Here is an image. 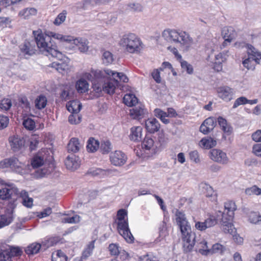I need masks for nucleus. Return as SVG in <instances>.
Returning <instances> with one entry per match:
<instances>
[{"label":"nucleus","mask_w":261,"mask_h":261,"mask_svg":"<svg viewBox=\"0 0 261 261\" xmlns=\"http://www.w3.org/2000/svg\"><path fill=\"white\" fill-rule=\"evenodd\" d=\"M175 216L176 224L180 229L183 240V249L186 252L191 251L194 245L196 250L202 255H208L214 253H223L225 247L219 243L214 244L211 248L207 246V242L200 236H196L192 233L191 226L188 221L185 214L176 209Z\"/></svg>","instance_id":"nucleus-1"},{"label":"nucleus","mask_w":261,"mask_h":261,"mask_svg":"<svg viewBox=\"0 0 261 261\" xmlns=\"http://www.w3.org/2000/svg\"><path fill=\"white\" fill-rule=\"evenodd\" d=\"M35 38V41L38 49L42 54L48 56L57 58L60 60L63 59V55L60 51L56 49V46L51 40L49 35H48V32L43 33L39 29L33 32Z\"/></svg>","instance_id":"nucleus-2"},{"label":"nucleus","mask_w":261,"mask_h":261,"mask_svg":"<svg viewBox=\"0 0 261 261\" xmlns=\"http://www.w3.org/2000/svg\"><path fill=\"white\" fill-rule=\"evenodd\" d=\"M162 36L167 41L179 43L184 50L188 51L193 43V40L185 31L167 29L163 31Z\"/></svg>","instance_id":"nucleus-3"},{"label":"nucleus","mask_w":261,"mask_h":261,"mask_svg":"<svg viewBox=\"0 0 261 261\" xmlns=\"http://www.w3.org/2000/svg\"><path fill=\"white\" fill-rule=\"evenodd\" d=\"M112 72L115 75L105 74V77L101 79L99 82L101 86V91L102 90L110 95L115 92V90L118 85L119 81L127 83L128 81V79L124 73L113 70Z\"/></svg>","instance_id":"nucleus-4"},{"label":"nucleus","mask_w":261,"mask_h":261,"mask_svg":"<svg viewBox=\"0 0 261 261\" xmlns=\"http://www.w3.org/2000/svg\"><path fill=\"white\" fill-rule=\"evenodd\" d=\"M119 43L126 51L131 54L139 53L143 48L141 39L134 33L123 35Z\"/></svg>","instance_id":"nucleus-5"},{"label":"nucleus","mask_w":261,"mask_h":261,"mask_svg":"<svg viewBox=\"0 0 261 261\" xmlns=\"http://www.w3.org/2000/svg\"><path fill=\"white\" fill-rule=\"evenodd\" d=\"M19 189L13 184H7L0 189V199L7 201V207L15 209L17 205Z\"/></svg>","instance_id":"nucleus-6"},{"label":"nucleus","mask_w":261,"mask_h":261,"mask_svg":"<svg viewBox=\"0 0 261 261\" xmlns=\"http://www.w3.org/2000/svg\"><path fill=\"white\" fill-rule=\"evenodd\" d=\"M115 75L111 69H106L103 71L100 70H91L90 72H86L84 74V77L92 83L93 88L96 92L101 91V86L99 84L101 79L105 77V74Z\"/></svg>","instance_id":"nucleus-7"},{"label":"nucleus","mask_w":261,"mask_h":261,"mask_svg":"<svg viewBox=\"0 0 261 261\" xmlns=\"http://www.w3.org/2000/svg\"><path fill=\"white\" fill-rule=\"evenodd\" d=\"M225 213H222L220 211L217 212V217H221L222 228L224 232L233 234L236 232V229L231 223L232 220H228V218H225Z\"/></svg>","instance_id":"nucleus-8"},{"label":"nucleus","mask_w":261,"mask_h":261,"mask_svg":"<svg viewBox=\"0 0 261 261\" xmlns=\"http://www.w3.org/2000/svg\"><path fill=\"white\" fill-rule=\"evenodd\" d=\"M117 223V229L119 234L123 237L127 243H133L134 240V238L128 227V221Z\"/></svg>","instance_id":"nucleus-9"},{"label":"nucleus","mask_w":261,"mask_h":261,"mask_svg":"<svg viewBox=\"0 0 261 261\" xmlns=\"http://www.w3.org/2000/svg\"><path fill=\"white\" fill-rule=\"evenodd\" d=\"M48 152L47 148H44L34 155L31 160V165L33 168H38L44 165Z\"/></svg>","instance_id":"nucleus-10"},{"label":"nucleus","mask_w":261,"mask_h":261,"mask_svg":"<svg viewBox=\"0 0 261 261\" xmlns=\"http://www.w3.org/2000/svg\"><path fill=\"white\" fill-rule=\"evenodd\" d=\"M217 94L220 98L228 102L233 99L234 90L228 86H221L217 89Z\"/></svg>","instance_id":"nucleus-11"},{"label":"nucleus","mask_w":261,"mask_h":261,"mask_svg":"<svg viewBox=\"0 0 261 261\" xmlns=\"http://www.w3.org/2000/svg\"><path fill=\"white\" fill-rule=\"evenodd\" d=\"M210 157L214 161L223 164H227L228 161L226 153L219 149H212L210 152Z\"/></svg>","instance_id":"nucleus-12"},{"label":"nucleus","mask_w":261,"mask_h":261,"mask_svg":"<svg viewBox=\"0 0 261 261\" xmlns=\"http://www.w3.org/2000/svg\"><path fill=\"white\" fill-rule=\"evenodd\" d=\"M127 160L126 155L120 150H116L111 153L110 161L111 163L116 166L123 165Z\"/></svg>","instance_id":"nucleus-13"},{"label":"nucleus","mask_w":261,"mask_h":261,"mask_svg":"<svg viewBox=\"0 0 261 261\" xmlns=\"http://www.w3.org/2000/svg\"><path fill=\"white\" fill-rule=\"evenodd\" d=\"M65 165L68 170L74 171L77 170L81 165L80 158L74 154H71L66 157L65 160Z\"/></svg>","instance_id":"nucleus-14"},{"label":"nucleus","mask_w":261,"mask_h":261,"mask_svg":"<svg viewBox=\"0 0 261 261\" xmlns=\"http://www.w3.org/2000/svg\"><path fill=\"white\" fill-rule=\"evenodd\" d=\"M58 59L60 62H54L49 66L55 68L59 72L64 74L69 69V59L64 55L62 59Z\"/></svg>","instance_id":"nucleus-15"},{"label":"nucleus","mask_w":261,"mask_h":261,"mask_svg":"<svg viewBox=\"0 0 261 261\" xmlns=\"http://www.w3.org/2000/svg\"><path fill=\"white\" fill-rule=\"evenodd\" d=\"M1 167L3 168L10 167L16 172H19L21 170V163L18 162L16 158L6 159L0 163Z\"/></svg>","instance_id":"nucleus-16"},{"label":"nucleus","mask_w":261,"mask_h":261,"mask_svg":"<svg viewBox=\"0 0 261 261\" xmlns=\"http://www.w3.org/2000/svg\"><path fill=\"white\" fill-rule=\"evenodd\" d=\"M222 35L224 39L223 46L225 47L237 37V32L231 27H224L222 30Z\"/></svg>","instance_id":"nucleus-17"},{"label":"nucleus","mask_w":261,"mask_h":261,"mask_svg":"<svg viewBox=\"0 0 261 261\" xmlns=\"http://www.w3.org/2000/svg\"><path fill=\"white\" fill-rule=\"evenodd\" d=\"M216 120L214 117L206 119L200 127V131L203 134H207L213 130L216 125Z\"/></svg>","instance_id":"nucleus-18"},{"label":"nucleus","mask_w":261,"mask_h":261,"mask_svg":"<svg viewBox=\"0 0 261 261\" xmlns=\"http://www.w3.org/2000/svg\"><path fill=\"white\" fill-rule=\"evenodd\" d=\"M145 128L148 132L153 134L159 130L160 124L155 118H149L145 121Z\"/></svg>","instance_id":"nucleus-19"},{"label":"nucleus","mask_w":261,"mask_h":261,"mask_svg":"<svg viewBox=\"0 0 261 261\" xmlns=\"http://www.w3.org/2000/svg\"><path fill=\"white\" fill-rule=\"evenodd\" d=\"M14 210L7 207L6 213L0 216V228L8 225L12 221Z\"/></svg>","instance_id":"nucleus-20"},{"label":"nucleus","mask_w":261,"mask_h":261,"mask_svg":"<svg viewBox=\"0 0 261 261\" xmlns=\"http://www.w3.org/2000/svg\"><path fill=\"white\" fill-rule=\"evenodd\" d=\"M146 113L144 107L141 105L135 106L129 110V114L133 119H140L143 117Z\"/></svg>","instance_id":"nucleus-21"},{"label":"nucleus","mask_w":261,"mask_h":261,"mask_svg":"<svg viewBox=\"0 0 261 261\" xmlns=\"http://www.w3.org/2000/svg\"><path fill=\"white\" fill-rule=\"evenodd\" d=\"M134 151L138 157L143 159H148L155 153L154 148H137Z\"/></svg>","instance_id":"nucleus-22"},{"label":"nucleus","mask_w":261,"mask_h":261,"mask_svg":"<svg viewBox=\"0 0 261 261\" xmlns=\"http://www.w3.org/2000/svg\"><path fill=\"white\" fill-rule=\"evenodd\" d=\"M237 210V206L235 203L229 201L225 203L224 211L225 213V218H228V220H232L234 217V212Z\"/></svg>","instance_id":"nucleus-23"},{"label":"nucleus","mask_w":261,"mask_h":261,"mask_svg":"<svg viewBox=\"0 0 261 261\" xmlns=\"http://www.w3.org/2000/svg\"><path fill=\"white\" fill-rule=\"evenodd\" d=\"M35 44V41H26L21 48V50L27 55H33L35 54L38 49L37 46H36Z\"/></svg>","instance_id":"nucleus-24"},{"label":"nucleus","mask_w":261,"mask_h":261,"mask_svg":"<svg viewBox=\"0 0 261 261\" xmlns=\"http://www.w3.org/2000/svg\"><path fill=\"white\" fill-rule=\"evenodd\" d=\"M71 42L72 44L76 45L79 50L82 53H85L88 50V41L85 39L81 38L74 39L73 38V40H71Z\"/></svg>","instance_id":"nucleus-25"},{"label":"nucleus","mask_w":261,"mask_h":261,"mask_svg":"<svg viewBox=\"0 0 261 261\" xmlns=\"http://www.w3.org/2000/svg\"><path fill=\"white\" fill-rule=\"evenodd\" d=\"M18 197L22 199V204L28 208H31L33 205V199L29 197V194L25 190H19Z\"/></svg>","instance_id":"nucleus-26"},{"label":"nucleus","mask_w":261,"mask_h":261,"mask_svg":"<svg viewBox=\"0 0 261 261\" xmlns=\"http://www.w3.org/2000/svg\"><path fill=\"white\" fill-rule=\"evenodd\" d=\"M48 35H49L51 39L54 38L59 40L60 42H69L71 43V40H73V37L70 36L63 35L59 33L48 31ZM52 40V39H51Z\"/></svg>","instance_id":"nucleus-27"},{"label":"nucleus","mask_w":261,"mask_h":261,"mask_svg":"<svg viewBox=\"0 0 261 261\" xmlns=\"http://www.w3.org/2000/svg\"><path fill=\"white\" fill-rule=\"evenodd\" d=\"M126 11L133 12H140L143 11V7L139 3L131 2L126 4L124 6Z\"/></svg>","instance_id":"nucleus-28"},{"label":"nucleus","mask_w":261,"mask_h":261,"mask_svg":"<svg viewBox=\"0 0 261 261\" xmlns=\"http://www.w3.org/2000/svg\"><path fill=\"white\" fill-rule=\"evenodd\" d=\"M82 103L77 100H73L66 105L68 111L72 113L77 114L82 108Z\"/></svg>","instance_id":"nucleus-29"},{"label":"nucleus","mask_w":261,"mask_h":261,"mask_svg":"<svg viewBox=\"0 0 261 261\" xmlns=\"http://www.w3.org/2000/svg\"><path fill=\"white\" fill-rule=\"evenodd\" d=\"M75 87L79 93H85L88 91L89 84L85 79H80L76 82Z\"/></svg>","instance_id":"nucleus-30"},{"label":"nucleus","mask_w":261,"mask_h":261,"mask_svg":"<svg viewBox=\"0 0 261 261\" xmlns=\"http://www.w3.org/2000/svg\"><path fill=\"white\" fill-rule=\"evenodd\" d=\"M248 221L253 224H260L261 223V214L258 212L252 211L248 215Z\"/></svg>","instance_id":"nucleus-31"},{"label":"nucleus","mask_w":261,"mask_h":261,"mask_svg":"<svg viewBox=\"0 0 261 261\" xmlns=\"http://www.w3.org/2000/svg\"><path fill=\"white\" fill-rule=\"evenodd\" d=\"M37 14V10L34 8H27L19 12V16L23 19H29Z\"/></svg>","instance_id":"nucleus-32"},{"label":"nucleus","mask_w":261,"mask_h":261,"mask_svg":"<svg viewBox=\"0 0 261 261\" xmlns=\"http://www.w3.org/2000/svg\"><path fill=\"white\" fill-rule=\"evenodd\" d=\"M142 127L141 126H134L131 128L130 139L139 141L141 138Z\"/></svg>","instance_id":"nucleus-33"},{"label":"nucleus","mask_w":261,"mask_h":261,"mask_svg":"<svg viewBox=\"0 0 261 261\" xmlns=\"http://www.w3.org/2000/svg\"><path fill=\"white\" fill-rule=\"evenodd\" d=\"M95 240H93L89 242V243L87 245V247L84 249L83 252L81 259H86L88 257H89L92 253L93 250L94 248V243Z\"/></svg>","instance_id":"nucleus-34"},{"label":"nucleus","mask_w":261,"mask_h":261,"mask_svg":"<svg viewBox=\"0 0 261 261\" xmlns=\"http://www.w3.org/2000/svg\"><path fill=\"white\" fill-rule=\"evenodd\" d=\"M123 99L124 103L128 107H133L138 102L137 98L133 94H125Z\"/></svg>","instance_id":"nucleus-35"},{"label":"nucleus","mask_w":261,"mask_h":261,"mask_svg":"<svg viewBox=\"0 0 261 261\" xmlns=\"http://www.w3.org/2000/svg\"><path fill=\"white\" fill-rule=\"evenodd\" d=\"M47 103V99L44 95H40L38 96L35 100V107L41 110L44 108Z\"/></svg>","instance_id":"nucleus-36"},{"label":"nucleus","mask_w":261,"mask_h":261,"mask_svg":"<svg viewBox=\"0 0 261 261\" xmlns=\"http://www.w3.org/2000/svg\"><path fill=\"white\" fill-rule=\"evenodd\" d=\"M154 115L155 116L160 119L163 123L165 124H168L169 123V120L166 118L168 116L166 112L160 109H155L154 110Z\"/></svg>","instance_id":"nucleus-37"},{"label":"nucleus","mask_w":261,"mask_h":261,"mask_svg":"<svg viewBox=\"0 0 261 261\" xmlns=\"http://www.w3.org/2000/svg\"><path fill=\"white\" fill-rule=\"evenodd\" d=\"M216 145V141L208 137L203 138L199 142V145L203 147H215Z\"/></svg>","instance_id":"nucleus-38"},{"label":"nucleus","mask_w":261,"mask_h":261,"mask_svg":"<svg viewBox=\"0 0 261 261\" xmlns=\"http://www.w3.org/2000/svg\"><path fill=\"white\" fill-rule=\"evenodd\" d=\"M243 66L248 70H253L255 68V61L254 58L248 56L242 62Z\"/></svg>","instance_id":"nucleus-39"},{"label":"nucleus","mask_w":261,"mask_h":261,"mask_svg":"<svg viewBox=\"0 0 261 261\" xmlns=\"http://www.w3.org/2000/svg\"><path fill=\"white\" fill-rule=\"evenodd\" d=\"M10 258L9 245L2 246L0 250V261H6Z\"/></svg>","instance_id":"nucleus-40"},{"label":"nucleus","mask_w":261,"mask_h":261,"mask_svg":"<svg viewBox=\"0 0 261 261\" xmlns=\"http://www.w3.org/2000/svg\"><path fill=\"white\" fill-rule=\"evenodd\" d=\"M218 219L221 220V217H217V212H216V216L210 215L209 217L204 220L207 228H211L216 225Z\"/></svg>","instance_id":"nucleus-41"},{"label":"nucleus","mask_w":261,"mask_h":261,"mask_svg":"<svg viewBox=\"0 0 261 261\" xmlns=\"http://www.w3.org/2000/svg\"><path fill=\"white\" fill-rule=\"evenodd\" d=\"M218 122L219 125L224 133L230 134L231 132L232 128L227 124L226 120L221 117L218 118Z\"/></svg>","instance_id":"nucleus-42"},{"label":"nucleus","mask_w":261,"mask_h":261,"mask_svg":"<svg viewBox=\"0 0 261 261\" xmlns=\"http://www.w3.org/2000/svg\"><path fill=\"white\" fill-rule=\"evenodd\" d=\"M9 141L11 147H21L24 143L23 140L18 138L17 136L10 137Z\"/></svg>","instance_id":"nucleus-43"},{"label":"nucleus","mask_w":261,"mask_h":261,"mask_svg":"<svg viewBox=\"0 0 261 261\" xmlns=\"http://www.w3.org/2000/svg\"><path fill=\"white\" fill-rule=\"evenodd\" d=\"M100 17H102L103 21L108 24H113L117 20V17L112 14L102 13Z\"/></svg>","instance_id":"nucleus-44"},{"label":"nucleus","mask_w":261,"mask_h":261,"mask_svg":"<svg viewBox=\"0 0 261 261\" xmlns=\"http://www.w3.org/2000/svg\"><path fill=\"white\" fill-rule=\"evenodd\" d=\"M41 247V245L38 243H33L28 246L25 250V252L28 254H34L37 253Z\"/></svg>","instance_id":"nucleus-45"},{"label":"nucleus","mask_w":261,"mask_h":261,"mask_svg":"<svg viewBox=\"0 0 261 261\" xmlns=\"http://www.w3.org/2000/svg\"><path fill=\"white\" fill-rule=\"evenodd\" d=\"M247 53L248 56L253 58L254 59L258 56L259 54L260 53L258 50L255 48L251 44H248L247 46Z\"/></svg>","instance_id":"nucleus-46"},{"label":"nucleus","mask_w":261,"mask_h":261,"mask_svg":"<svg viewBox=\"0 0 261 261\" xmlns=\"http://www.w3.org/2000/svg\"><path fill=\"white\" fill-rule=\"evenodd\" d=\"M102 61L106 65L111 64L114 61L113 54L109 51H104L102 55Z\"/></svg>","instance_id":"nucleus-47"},{"label":"nucleus","mask_w":261,"mask_h":261,"mask_svg":"<svg viewBox=\"0 0 261 261\" xmlns=\"http://www.w3.org/2000/svg\"><path fill=\"white\" fill-rule=\"evenodd\" d=\"M60 97L62 100L66 101L71 98L70 90L69 86L64 87L60 93Z\"/></svg>","instance_id":"nucleus-48"},{"label":"nucleus","mask_w":261,"mask_h":261,"mask_svg":"<svg viewBox=\"0 0 261 261\" xmlns=\"http://www.w3.org/2000/svg\"><path fill=\"white\" fill-rule=\"evenodd\" d=\"M245 193L248 195H259L261 194V189L256 186H253L250 188H247L245 190Z\"/></svg>","instance_id":"nucleus-49"},{"label":"nucleus","mask_w":261,"mask_h":261,"mask_svg":"<svg viewBox=\"0 0 261 261\" xmlns=\"http://www.w3.org/2000/svg\"><path fill=\"white\" fill-rule=\"evenodd\" d=\"M55 254L52 255V261H67V257L63 252L61 250H58L56 253V257L54 256Z\"/></svg>","instance_id":"nucleus-50"},{"label":"nucleus","mask_w":261,"mask_h":261,"mask_svg":"<svg viewBox=\"0 0 261 261\" xmlns=\"http://www.w3.org/2000/svg\"><path fill=\"white\" fill-rule=\"evenodd\" d=\"M23 125L25 128L29 130H33L35 127V122L31 118L24 119L23 121Z\"/></svg>","instance_id":"nucleus-51"},{"label":"nucleus","mask_w":261,"mask_h":261,"mask_svg":"<svg viewBox=\"0 0 261 261\" xmlns=\"http://www.w3.org/2000/svg\"><path fill=\"white\" fill-rule=\"evenodd\" d=\"M12 106V102L11 99L9 98H4L2 100L0 107L2 110L8 111Z\"/></svg>","instance_id":"nucleus-52"},{"label":"nucleus","mask_w":261,"mask_h":261,"mask_svg":"<svg viewBox=\"0 0 261 261\" xmlns=\"http://www.w3.org/2000/svg\"><path fill=\"white\" fill-rule=\"evenodd\" d=\"M182 69L185 70L188 74H192L193 72L192 66L187 61L181 60L179 61Z\"/></svg>","instance_id":"nucleus-53"},{"label":"nucleus","mask_w":261,"mask_h":261,"mask_svg":"<svg viewBox=\"0 0 261 261\" xmlns=\"http://www.w3.org/2000/svg\"><path fill=\"white\" fill-rule=\"evenodd\" d=\"M9 251L11 257L17 256L21 255L22 251L18 247H13L9 245Z\"/></svg>","instance_id":"nucleus-54"},{"label":"nucleus","mask_w":261,"mask_h":261,"mask_svg":"<svg viewBox=\"0 0 261 261\" xmlns=\"http://www.w3.org/2000/svg\"><path fill=\"white\" fill-rule=\"evenodd\" d=\"M68 121L71 124H78L81 121V117L77 114L72 113L68 117Z\"/></svg>","instance_id":"nucleus-55"},{"label":"nucleus","mask_w":261,"mask_h":261,"mask_svg":"<svg viewBox=\"0 0 261 261\" xmlns=\"http://www.w3.org/2000/svg\"><path fill=\"white\" fill-rule=\"evenodd\" d=\"M247 103V98L244 96L240 97L236 99L234 102L232 108L236 109L242 105Z\"/></svg>","instance_id":"nucleus-56"},{"label":"nucleus","mask_w":261,"mask_h":261,"mask_svg":"<svg viewBox=\"0 0 261 261\" xmlns=\"http://www.w3.org/2000/svg\"><path fill=\"white\" fill-rule=\"evenodd\" d=\"M66 14V13L64 11L60 13L55 19L54 22V24L57 25H59L63 23L65 20Z\"/></svg>","instance_id":"nucleus-57"},{"label":"nucleus","mask_w":261,"mask_h":261,"mask_svg":"<svg viewBox=\"0 0 261 261\" xmlns=\"http://www.w3.org/2000/svg\"><path fill=\"white\" fill-rule=\"evenodd\" d=\"M127 216V212L125 210L121 209L117 212V222L128 221L127 219H125Z\"/></svg>","instance_id":"nucleus-58"},{"label":"nucleus","mask_w":261,"mask_h":261,"mask_svg":"<svg viewBox=\"0 0 261 261\" xmlns=\"http://www.w3.org/2000/svg\"><path fill=\"white\" fill-rule=\"evenodd\" d=\"M88 173L92 176H98L103 175L105 173V171L100 168H91L89 170Z\"/></svg>","instance_id":"nucleus-59"},{"label":"nucleus","mask_w":261,"mask_h":261,"mask_svg":"<svg viewBox=\"0 0 261 261\" xmlns=\"http://www.w3.org/2000/svg\"><path fill=\"white\" fill-rule=\"evenodd\" d=\"M80 221V217L78 215H74L71 217H66L64 219V222L69 223H76Z\"/></svg>","instance_id":"nucleus-60"},{"label":"nucleus","mask_w":261,"mask_h":261,"mask_svg":"<svg viewBox=\"0 0 261 261\" xmlns=\"http://www.w3.org/2000/svg\"><path fill=\"white\" fill-rule=\"evenodd\" d=\"M99 145L100 142L98 140L95 139L93 137H90L87 141V144L86 147H99Z\"/></svg>","instance_id":"nucleus-61"},{"label":"nucleus","mask_w":261,"mask_h":261,"mask_svg":"<svg viewBox=\"0 0 261 261\" xmlns=\"http://www.w3.org/2000/svg\"><path fill=\"white\" fill-rule=\"evenodd\" d=\"M9 123V118L8 117L2 115L0 116V129L6 128Z\"/></svg>","instance_id":"nucleus-62"},{"label":"nucleus","mask_w":261,"mask_h":261,"mask_svg":"<svg viewBox=\"0 0 261 261\" xmlns=\"http://www.w3.org/2000/svg\"><path fill=\"white\" fill-rule=\"evenodd\" d=\"M252 140L256 142H261V129H258L252 134Z\"/></svg>","instance_id":"nucleus-63"},{"label":"nucleus","mask_w":261,"mask_h":261,"mask_svg":"<svg viewBox=\"0 0 261 261\" xmlns=\"http://www.w3.org/2000/svg\"><path fill=\"white\" fill-rule=\"evenodd\" d=\"M139 259L140 261H158L156 257L149 254L141 256Z\"/></svg>","instance_id":"nucleus-64"}]
</instances>
